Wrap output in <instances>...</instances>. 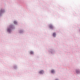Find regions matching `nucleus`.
<instances>
[{
  "label": "nucleus",
  "instance_id": "nucleus-1",
  "mask_svg": "<svg viewBox=\"0 0 80 80\" xmlns=\"http://www.w3.org/2000/svg\"><path fill=\"white\" fill-rule=\"evenodd\" d=\"M49 27L51 29H53V26L52 25H49Z\"/></svg>",
  "mask_w": 80,
  "mask_h": 80
},
{
  "label": "nucleus",
  "instance_id": "nucleus-2",
  "mask_svg": "<svg viewBox=\"0 0 80 80\" xmlns=\"http://www.w3.org/2000/svg\"><path fill=\"white\" fill-rule=\"evenodd\" d=\"M11 29H12V27H10V28L8 29V32H11Z\"/></svg>",
  "mask_w": 80,
  "mask_h": 80
},
{
  "label": "nucleus",
  "instance_id": "nucleus-3",
  "mask_svg": "<svg viewBox=\"0 0 80 80\" xmlns=\"http://www.w3.org/2000/svg\"><path fill=\"white\" fill-rule=\"evenodd\" d=\"M39 73H40L41 74H42L43 73V71H41L39 72Z\"/></svg>",
  "mask_w": 80,
  "mask_h": 80
},
{
  "label": "nucleus",
  "instance_id": "nucleus-4",
  "mask_svg": "<svg viewBox=\"0 0 80 80\" xmlns=\"http://www.w3.org/2000/svg\"><path fill=\"white\" fill-rule=\"evenodd\" d=\"M55 35H56V33H53V37H55Z\"/></svg>",
  "mask_w": 80,
  "mask_h": 80
},
{
  "label": "nucleus",
  "instance_id": "nucleus-5",
  "mask_svg": "<svg viewBox=\"0 0 80 80\" xmlns=\"http://www.w3.org/2000/svg\"><path fill=\"white\" fill-rule=\"evenodd\" d=\"M54 72H55L54 71V70H52L51 71V72H52V73H54Z\"/></svg>",
  "mask_w": 80,
  "mask_h": 80
},
{
  "label": "nucleus",
  "instance_id": "nucleus-6",
  "mask_svg": "<svg viewBox=\"0 0 80 80\" xmlns=\"http://www.w3.org/2000/svg\"><path fill=\"white\" fill-rule=\"evenodd\" d=\"M30 54H33V52L32 51H31L30 52Z\"/></svg>",
  "mask_w": 80,
  "mask_h": 80
},
{
  "label": "nucleus",
  "instance_id": "nucleus-7",
  "mask_svg": "<svg viewBox=\"0 0 80 80\" xmlns=\"http://www.w3.org/2000/svg\"><path fill=\"white\" fill-rule=\"evenodd\" d=\"M14 24H17V22H16V21H14Z\"/></svg>",
  "mask_w": 80,
  "mask_h": 80
},
{
  "label": "nucleus",
  "instance_id": "nucleus-8",
  "mask_svg": "<svg viewBox=\"0 0 80 80\" xmlns=\"http://www.w3.org/2000/svg\"><path fill=\"white\" fill-rule=\"evenodd\" d=\"M76 72L77 73H78V72H79V71H76Z\"/></svg>",
  "mask_w": 80,
  "mask_h": 80
}]
</instances>
